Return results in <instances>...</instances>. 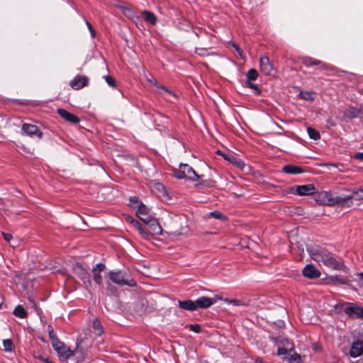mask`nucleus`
Segmentation results:
<instances>
[{
    "label": "nucleus",
    "mask_w": 363,
    "mask_h": 363,
    "mask_svg": "<svg viewBox=\"0 0 363 363\" xmlns=\"http://www.w3.org/2000/svg\"><path fill=\"white\" fill-rule=\"evenodd\" d=\"M303 275L309 279L318 278L320 276V271L312 264H307L302 271Z\"/></svg>",
    "instance_id": "nucleus-14"
},
{
    "label": "nucleus",
    "mask_w": 363,
    "mask_h": 363,
    "mask_svg": "<svg viewBox=\"0 0 363 363\" xmlns=\"http://www.w3.org/2000/svg\"><path fill=\"white\" fill-rule=\"evenodd\" d=\"M211 182L208 180H202L200 181L198 184H196V186L200 187V186H211Z\"/></svg>",
    "instance_id": "nucleus-40"
},
{
    "label": "nucleus",
    "mask_w": 363,
    "mask_h": 363,
    "mask_svg": "<svg viewBox=\"0 0 363 363\" xmlns=\"http://www.w3.org/2000/svg\"><path fill=\"white\" fill-rule=\"evenodd\" d=\"M154 80H155L154 79H149V82H150L152 84H153Z\"/></svg>",
    "instance_id": "nucleus-52"
},
{
    "label": "nucleus",
    "mask_w": 363,
    "mask_h": 363,
    "mask_svg": "<svg viewBox=\"0 0 363 363\" xmlns=\"http://www.w3.org/2000/svg\"><path fill=\"white\" fill-rule=\"evenodd\" d=\"M289 363H301V357L298 354L292 355L289 360Z\"/></svg>",
    "instance_id": "nucleus-38"
},
{
    "label": "nucleus",
    "mask_w": 363,
    "mask_h": 363,
    "mask_svg": "<svg viewBox=\"0 0 363 363\" xmlns=\"http://www.w3.org/2000/svg\"><path fill=\"white\" fill-rule=\"evenodd\" d=\"M89 83V79L86 76L78 75L75 77L70 82V86L75 89L79 90L86 86Z\"/></svg>",
    "instance_id": "nucleus-13"
},
{
    "label": "nucleus",
    "mask_w": 363,
    "mask_h": 363,
    "mask_svg": "<svg viewBox=\"0 0 363 363\" xmlns=\"http://www.w3.org/2000/svg\"><path fill=\"white\" fill-rule=\"evenodd\" d=\"M299 96L301 99L306 101H313V93L310 91H301Z\"/></svg>",
    "instance_id": "nucleus-30"
},
{
    "label": "nucleus",
    "mask_w": 363,
    "mask_h": 363,
    "mask_svg": "<svg viewBox=\"0 0 363 363\" xmlns=\"http://www.w3.org/2000/svg\"><path fill=\"white\" fill-rule=\"evenodd\" d=\"M104 79L106 82V83L111 87H116V81L115 79L110 75H106L104 77Z\"/></svg>",
    "instance_id": "nucleus-35"
},
{
    "label": "nucleus",
    "mask_w": 363,
    "mask_h": 363,
    "mask_svg": "<svg viewBox=\"0 0 363 363\" xmlns=\"http://www.w3.org/2000/svg\"><path fill=\"white\" fill-rule=\"evenodd\" d=\"M45 363H55V362H53L52 361L50 360L49 359H45Z\"/></svg>",
    "instance_id": "nucleus-50"
},
{
    "label": "nucleus",
    "mask_w": 363,
    "mask_h": 363,
    "mask_svg": "<svg viewBox=\"0 0 363 363\" xmlns=\"http://www.w3.org/2000/svg\"><path fill=\"white\" fill-rule=\"evenodd\" d=\"M130 202L132 204H134V203L137 204V203H138V199L136 196L130 197Z\"/></svg>",
    "instance_id": "nucleus-44"
},
{
    "label": "nucleus",
    "mask_w": 363,
    "mask_h": 363,
    "mask_svg": "<svg viewBox=\"0 0 363 363\" xmlns=\"http://www.w3.org/2000/svg\"><path fill=\"white\" fill-rule=\"evenodd\" d=\"M141 15L145 22L149 23L152 26H155L157 24V18L152 12L147 10H144L141 11Z\"/></svg>",
    "instance_id": "nucleus-19"
},
{
    "label": "nucleus",
    "mask_w": 363,
    "mask_h": 363,
    "mask_svg": "<svg viewBox=\"0 0 363 363\" xmlns=\"http://www.w3.org/2000/svg\"><path fill=\"white\" fill-rule=\"evenodd\" d=\"M21 135L33 137L36 135L38 138H42L43 133L39 130L38 126L28 123H23L21 128Z\"/></svg>",
    "instance_id": "nucleus-7"
},
{
    "label": "nucleus",
    "mask_w": 363,
    "mask_h": 363,
    "mask_svg": "<svg viewBox=\"0 0 363 363\" xmlns=\"http://www.w3.org/2000/svg\"><path fill=\"white\" fill-rule=\"evenodd\" d=\"M223 301L228 304H233L236 306H247L249 305V301H242L240 299H230L225 298L223 299Z\"/></svg>",
    "instance_id": "nucleus-22"
},
{
    "label": "nucleus",
    "mask_w": 363,
    "mask_h": 363,
    "mask_svg": "<svg viewBox=\"0 0 363 363\" xmlns=\"http://www.w3.org/2000/svg\"><path fill=\"white\" fill-rule=\"evenodd\" d=\"M236 51H237V52L239 54V55H240L242 58H243V57L242 56V50H240V48H237V50H236Z\"/></svg>",
    "instance_id": "nucleus-47"
},
{
    "label": "nucleus",
    "mask_w": 363,
    "mask_h": 363,
    "mask_svg": "<svg viewBox=\"0 0 363 363\" xmlns=\"http://www.w3.org/2000/svg\"><path fill=\"white\" fill-rule=\"evenodd\" d=\"M75 274L84 282L87 287L91 284L90 276L89 272L80 264H76L74 267Z\"/></svg>",
    "instance_id": "nucleus-10"
},
{
    "label": "nucleus",
    "mask_w": 363,
    "mask_h": 363,
    "mask_svg": "<svg viewBox=\"0 0 363 363\" xmlns=\"http://www.w3.org/2000/svg\"><path fill=\"white\" fill-rule=\"evenodd\" d=\"M345 313L352 318H363V308L355 306L352 303L347 304L345 308Z\"/></svg>",
    "instance_id": "nucleus-12"
},
{
    "label": "nucleus",
    "mask_w": 363,
    "mask_h": 363,
    "mask_svg": "<svg viewBox=\"0 0 363 363\" xmlns=\"http://www.w3.org/2000/svg\"><path fill=\"white\" fill-rule=\"evenodd\" d=\"M174 175L179 179H187L191 182H197L201 177L190 165L183 163L179 164L178 169L174 170Z\"/></svg>",
    "instance_id": "nucleus-4"
},
{
    "label": "nucleus",
    "mask_w": 363,
    "mask_h": 363,
    "mask_svg": "<svg viewBox=\"0 0 363 363\" xmlns=\"http://www.w3.org/2000/svg\"><path fill=\"white\" fill-rule=\"evenodd\" d=\"M354 157L357 160H363V152L357 153Z\"/></svg>",
    "instance_id": "nucleus-45"
},
{
    "label": "nucleus",
    "mask_w": 363,
    "mask_h": 363,
    "mask_svg": "<svg viewBox=\"0 0 363 363\" xmlns=\"http://www.w3.org/2000/svg\"><path fill=\"white\" fill-rule=\"evenodd\" d=\"M48 333H49V337H50V338L51 340V342H52V345H53V342H55V340H60L58 339V337H57V335L54 332L53 328L50 325H48Z\"/></svg>",
    "instance_id": "nucleus-33"
},
{
    "label": "nucleus",
    "mask_w": 363,
    "mask_h": 363,
    "mask_svg": "<svg viewBox=\"0 0 363 363\" xmlns=\"http://www.w3.org/2000/svg\"><path fill=\"white\" fill-rule=\"evenodd\" d=\"M208 216L211 218H214L218 220H225L226 217L220 212L215 211L210 212Z\"/></svg>",
    "instance_id": "nucleus-32"
},
{
    "label": "nucleus",
    "mask_w": 363,
    "mask_h": 363,
    "mask_svg": "<svg viewBox=\"0 0 363 363\" xmlns=\"http://www.w3.org/2000/svg\"><path fill=\"white\" fill-rule=\"evenodd\" d=\"M309 254L312 259L319 265H324L333 269H340L342 263L340 260L336 259L328 250L317 247L311 249Z\"/></svg>",
    "instance_id": "nucleus-1"
},
{
    "label": "nucleus",
    "mask_w": 363,
    "mask_h": 363,
    "mask_svg": "<svg viewBox=\"0 0 363 363\" xmlns=\"http://www.w3.org/2000/svg\"><path fill=\"white\" fill-rule=\"evenodd\" d=\"M9 243L11 245L12 247H14L18 245V240L13 238V240L11 241V242H9Z\"/></svg>",
    "instance_id": "nucleus-46"
},
{
    "label": "nucleus",
    "mask_w": 363,
    "mask_h": 363,
    "mask_svg": "<svg viewBox=\"0 0 363 363\" xmlns=\"http://www.w3.org/2000/svg\"><path fill=\"white\" fill-rule=\"evenodd\" d=\"M131 220H135L134 218H133L132 217L130 216H128L127 217V220L131 224Z\"/></svg>",
    "instance_id": "nucleus-49"
},
{
    "label": "nucleus",
    "mask_w": 363,
    "mask_h": 363,
    "mask_svg": "<svg viewBox=\"0 0 363 363\" xmlns=\"http://www.w3.org/2000/svg\"><path fill=\"white\" fill-rule=\"evenodd\" d=\"M2 235L8 242H11L13 240V235L9 233H2Z\"/></svg>",
    "instance_id": "nucleus-41"
},
{
    "label": "nucleus",
    "mask_w": 363,
    "mask_h": 363,
    "mask_svg": "<svg viewBox=\"0 0 363 363\" xmlns=\"http://www.w3.org/2000/svg\"><path fill=\"white\" fill-rule=\"evenodd\" d=\"M54 350L57 352V354L60 359L64 361L67 360L69 357L74 355V351L72 350L69 347L66 346L60 340H55L53 345H52Z\"/></svg>",
    "instance_id": "nucleus-6"
},
{
    "label": "nucleus",
    "mask_w": 363,
    "mask_h": 363,
    "mask_svg": "<svg viewBox=\"0 0 363 363\" xmlns=\"http://www.w3.org/2000/svg\"><path fill=\"white\" fill-rule=\"evenodd\" d=\"M13 314L15 316L25 318L28 315V313L26 309L21 305H18L13 310Z\"/></svg>",
    "instance_id": "nucleus-23"
},
{
    "label": "nucleus",
    "mask_w": 363,
    "mask_h": 363,
    "mask_svg": "<svg viewBox=\"0 0 363 363\" xmlns=\"http://www.w3.org/2000/svg\"><path fill=\"white\" fill-rule=\"evenodd\" d=\"M363 354V340L354 342L351 346L350 354L352 357H357Z\"/></svg>",
    "instance_id": "nucleus-16"
},
{
    "label": "nucleus",
    "mask_w": 363,
    "mask_h": 363,
    "mask_svg": "<svg viewBox=\"0 0 363 363\" xmlns=\"http://www.w3.org/2000/svg\"><path fill=\"white\" fill-rule=\"evenodd\" d=\"M153 85L157 87V89H162L165 94L168 95L173 96L174 97H176L175 94H174L172 91L168 90L166 87H164L162 84L158 83L157 80H154Z\"/></svg>",
    "instance_id": "nucleus-27"
},
{
    "label": "nucleus",
    "mask_w": 363,
    "mask_h": 363,
    "mask_svg": "<svg viewBox=\"0 0 363 363\" xmlns=\"http://www.w3.org/2000/svg\"><path fill=\"white\" fill-rule=\"evenodd\" d=\"M109 278L113 283L119 286H136V281L130 279L126 273L122 271L109 272Z\"/></svg>",
    "instance_id": "nucleus-5"
},
{
    "label": "nucleus",
    "mask_w": 363,
    "mask_h": 363,
    "mask_svg": "<svg viewBox=\"0 0 363 363\" xmlns=\"http://www.w3.org/2000/svg\"><path fill=\"white\" fill-rule=\"evenodd\" d=\"M233 48H235V50H237V48H239V46L237 44H235V43H233Z\"/></svg>",
    "instance_id": "nucleus-51"
},
{
    "label": "nucleus",
    "mask_w": 363,
    "mask_h": 363,
    "mask_svg": "<svg viewBox=\"0 0 363 363\" xmlns=\"http://www.w3.org/2000/svg\"><path fill=\"white\" fill-rule=\"evenodd\" d=\"M360 192H363V190L362 189H359Z\"/></svg>",
    "instance_id": "nucleus-56"
},
{
    "label": "nucleus",
    "mask_w": 363,
    "mask_h": 363,
    "mask_svg": "<svg viewBox=\"0 0 363 363\" xmlns=\"http://www.w3.org/2000/svg\"><path fill=\"white\" fill-rule=\"evenodd\" d=\"M307 132L311 139L316 140L320 138L319 133L313 128L308 127L307 128Z\"/></svg>",
    "instance_id": "nucleus-28"
},
{
    "label": "nucleus",
    "mask_w": 363,
    "mask_h": 363,
    "mask_svg": "<svg viewBox=\"0 0 363 363\" xmlns=\"http://www.w3.org/2000/svg\"><path fill=\"white\" fill-rule=\"evenodd\" d=\"M136 215L140 220L150 225L151 230L154 234H160L162 233L161 226L150 214V208L141 202L138 205Z\"/></svg>",
    "instance_id": "nucleus-2"
},
{
    "label": "nucleus",
    "mask_w": 363,
    "mask_h": 363,
    "mask_svg": "<svg viewBox=\"0 0 363 363\" xmlns=\"http://www.w3.org/2000/svg\"><path fill=\"white\" fill-rule=\"evenodd\" d=\"M282 170L284 172L290 174H298L304 172V170L301 167L292 164L284 166Z\"/></svg>",
    "instance_id": "nucleus-20"
},
{
    "label": "nucleus",
    "mask_w": 363,
    "mask_h": 363,
    "mask_svg": "<svg viewBox=\"0 0 363 363\" xmlns=\"http://www.w3.org/2000/svg\"><path fill=\"white\" fill-rule=\"evenodd\" d=\"M57 112L63 119L71 123L76 124L79 122V118L77 116L71 113L65 109L58 108Z\"/></svg>",
    "instance_id": "nucleus-15"
},
{
    "label": "nucleus",
    "mask_w": 363,
    "mask_h": 363,
    "mask_svg": "<svg viewBox=\"0 0 363 363\" xmlns=\"http://www.w3.org/2000/svg\"><path fill=\"white\" fill-rule=\"evenodd\" d=\"M293 193L299 196H309L315 193V186L312 184L296 186Z\"/></svg>",
    "instance_id": "nucleus-11"
},
{
    "label": "nucleus",
    "mask_w": 363,
    "mask_h": 363,
    "mask_svg": "<svg viewBox=\"0 0 363 363\" xmlns=\"http://www.w3.org/2000/svg\"><path fill=\"white\" fill-rule=\"evenodd\" d=\"M159 186H160V187H162V189H164V186H163V185H162V184H159Z\"/></svg>",
    "instance_id": "nucleus-55"
},
{
    "label": "nucleus",
    "mask_w": 363,
    "mask_h": 363,
    "mask_svg": "<svg viewBox=\"0 0 363 363\" xmlns=\"http://www.w3.org/2000/svg\"><path fill=\"white\" fill-rule=\"evenodd\" d=\"M260 71L264 75H272L274 71L273 65L271 63L269 58L266 56H262L259 58Z\"/></svg>",
    "instance_id": "nucleus-9"
},
{
    "label": "nucleus",
    "mask_w": 363,
    "mask_h": 363,
    "mask_svg": "<svg viewBox=\"0 0 363 363\" xmlns=\"http://www.w3.org/2000/svg\"><path fill=\"white\" fill-rule=\"evenodd\" d=\"M4 350L6 352H11L14 350V345L11 340L6 339L3 340Z\"/></svg>",
    "instance_id": "nucleus-25"
},
{
    "label": "nucleus",
    "mask_w": 363,
    "mask_h": 363,
    "mask_svg": "<svg viewBox=\"0 0 363 363\" xmlns=\"http://www.w3.org/2000/svg\"><path fill=\"white\" fill-rule=\"evenodd\" d=\"M258 77V72L255 69H250L247 73V81H255Z\"/></svg>",
    "instance_id": "nucleus-29"
},
{
    "label": "nucleus",
    "mask_w": 363,
    "mask_h": 363,
    "mask_svg": "<svg viewBox=\"0 0 363 363\" xmlns=\"http://www.w3.org/2000/svg\"><path fill=\"white\" fill-rule=\"evenodd\" d=\"M351 113H352V116H353L354 117H355V116H356V113H357L356 109L352 108V109Z\"/></svg>",
    "instance_id": "nucleus-48"
},
{
    "label": "nucleus",
    "mask_w": 363,
    "mask_h": 363,
    "mask_svg": "<svg viewBox=\"0 0 363 363\" xmlns=\"http://www.w3.org/2000/svg\"><path fill=\"white\" fill-rule=\"evenodd\" d=\"M86 25L87 26L89 31H90V33H91V37L94 38H95L96 36V33H95V30L93 28L92 26L91 25V23L88 21H86Z\"/></svg>",
    "instance_id": "nucleus-42"
},
{
    "label": "nucleus",
    "mask_w": 363,
    "mask_h": 363,
    "mask_svg": "<svg viewBox=\"0 0 363 363\" xmlns=\"http://www.w3.org/2000/svg\"><path fill=\"white\" fill-rule=\"evenodd\" d=\"M189 328L191 331L196 333H199L201 330V328L200 326V325L199 324H191L189 325Z\"/></svg>",
    "instance_id": "nucleus-37"
},
{
    "label": "nucleus",
    "mask_w": 363,
    "mask_h": 363,
    "mask_svg": "<svg viewBox=\"0 0 363 363\" xmlns=\"http://www.w3.org/2000/svg\"><path fill=\"white\" fill-rule=\"evenodd\" d=\"M347 304H349V303L336 304L335 306V310L338 313H341L342 311L345 312V308Z\"/></svg>",
    "instance_id": "nucleus-36"
},
{
    "label": "nucleus",
    "mask_w": 363,
    "mask_h": 363,
    "mask_svg": "<svg viewBox=\"0 0 363 363\" xmlns=\"http://www.w3.org/2000/svg\"><path fill=\"white\" fill-rule=\"evenodd\" d=\"M302 62L307 67H308L310 66H314V65H320L321 66V69H328V66L325 64L323 63L320 60L313 59V58L310 57H303V60H302Z\"/></svg>",
    "instance_id": "nucleus-18"
},
{
    "label": "nucleus",
    "mask_w": 363,
    "mask_h": 363,
    "mask_svg": "<svg viewBox=\"0 0 363 363\" xmlns=\"http://www.w3.org/2000/svg\"><path fill=\"white\" fill-rule=\"evenodd\" d=\"M93 328L98 336L101 335L104 333L103 327L100 321L97 319L94 320L93 322Z\"/></svg>",
    "instance_id": "nucleus-26"
},
{
    "label": "nucleus",
    "mask_w": 363,
    "mask_h": 363,
    "mask_svg": "<svg viewBox=\"0 0 363 363\" xmlns=\"http://www.w3.org/2000/svg\"><path fill=\"white\" fill-rule=\"evenodd\" d=\"M358 193L354 192L351 196H339L336 194L325 192L323 201L328 206L338 205L340 206H350L353 200H358Z\"/></svg>",
    "instance_id": "nucleus-3"
},
{
    "label": "nucleus",
    "mask_w": 363,
    "mask_h": 363,
    "mask_svg": "<svg viewBox=\"0 0 363 363\" xmlns=\"http://www.w3.org/2000/svg\"><path fill=\"white\" fill-rule=\"evenodd\" d=\"M179 306L186 311H194L196 310L195 301L191 300L179 301Z\"/></svg>",
    "instance_id": "nucleus-21"
},
{
    "label": "nucleus",
    "mask_w": 363,
    "mask_h": 363,
    "mask_svg": "<svg viewBox=\"0 0 363 363\" xmlns=\"http://www.w3.org/2000/svg\"><path fill=\"white\" fill-rule=\"evenodd\" d=\"M40 359L45 362V359H46L47 358L40 357Z\"/></svg>",
    "instance_id": "nucleus-53"
},
{
    "label": "nucleus",
    "mask_w": 363,
    "mask_h": 363,
    "mask_svg": "<svg viewBox=\"0 0 363 363\" xmlns=\"http://www.w3.org/2000/svg\"><path fill=\"white\" fill-rule=\"evenodd\" d=\"M245 86L246 87L250 88V89H252L253 90V93L255 94L258 95V94H260V90H259V89L257 85L252 83L250 81H246L245 82Z\"/></svg>",
    "instance_id": "nucleus-31"
},
{
    "label": "nucleus",
    "mask_w": 363,
    "mask_h": 363,
    "mask_svg": "<svg viewBox=\"0 0 363 363\" xmlns=\"http://www.w3.org/2000/svg\"><path fill=\"white\" fill-rule=\"evenodd\" d=\"M105 267H106L104 264L99 263L93 268V278L96 284L99 285L102 284V277L101 275V272L104 270Z\"/></svg>",
    "instance_id": "nucleus-17"
},
{
    "label": "nucleus",
    "mask_w": 363,
    "mask_h": 363,
    "mask_svg": "<svg viewBox=\"0 0 363 363\" xmlns=\"http://www.w3.org/2000/svg\"><path fill=\"white\" fill-rule=\"evenodd\" d=\"M123 14L128 17V18L131 19L132 21H134V18H138L137 16H135L133 11H132L130 9L128 8H125L123 9Z\"/></svg>",
    "instance_id": "nucleus-34"
},
{
    "label": "nucleus",
    "mask_w": 363,
    "mask_h": 363,
    "mask_svg": "<svg viewBox=\"0 0 363 363\" xmlns=\"http://www.w3.org/2000/svg\"><path fill=\"white\" fill-rule=\"evenodd\" d=\"M359 277H361L362 278L363 277V272L359 273Z\"/></svg>",
    "instance_id": "nucleus-54"
},
{
    "label": "nucleus",
    "mask_w": 363,
    "mask_h": 363,
    "mask_svg": "<svg viewBox=\"0 0 363 363\" xmlns=\"http://www.w3.org/2000/svg\"><path fill=\"white\" fill-rule=\"evenodd\" d=\"M287 353V350L284 347H279L277 350V354L278 355H284Z\"/></svg>",
    "instance_id": "nucleus-43"
},
{
    "label": "nucleus",
    "mask_w": 363,
    "mask_h": 363,
    "mask_svg": "<svg viewBox=\"0 0 363 363\" xmlns=\"http://www.w3.org/2000/svg\"><path fill=\"white\" fill-rule=\"evenodd\" d=\"M196 52L200 56H206L208 55L207 49L203 48H196Z\"/></svg>",
    "instance_id": "nucleus-39"
},
{
    "label": "nucleus",
    "mask_w": 363,
    "mask_h": 363,
    "mask_svg": "<svg viewBox=\"0 0 363 363\" xmlns=\"http://www.w3.org/2000/svg\"><path fill=\"white\" fill-rule=\"evenodd\" d=\"M131 225L136 228L143 238H147V234L144 230L142 225L137 220H131Z\"/></svg>",
    "instance_id": "nucleus-24"
},
{
    "label": "nucleus",
    "mask_w": 363,
    "mask_h": 363,
    "mask_svg": "<svg viewBox=\"0 0 363 363\" xmlns=\"http://www.w3.org/2000/svg\"><path fill=\"white\" fill-rule=\"evenodd\" d=\"M217 299H222L220 297L209 298L206 296H201L195 301L196 310L198 308H208L212 305L216 303Z\"/></svg>",
    "instance_id": "nucleus-8"
}]
</instances>
